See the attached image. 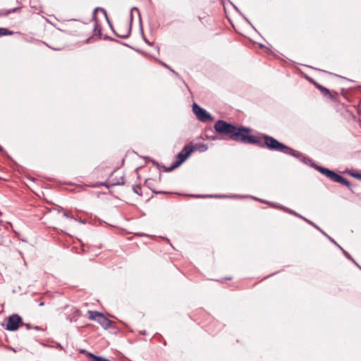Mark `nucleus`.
Wrapping results in <instances>:
<instances>
[{
  "mask_svg": "<svg viewBox=\"0 0 361 361\" xmlns=\"http://www.w3.org/2000/svg\"><path fill=\"white\" fill-rule=\"evenodd\" d=\"M13 32V31H11L8 30L7 28L4 27H0V37L4 35H12Z\"/></svg>",
  "mask_w": 361,
  "mask_h": 361,
  "instance_id": "15",
  "label": "nucleus"
},
{
  "mask_svg": "<svg viewBox=\"0 0 361 361\" xmlns=\"http://www.w3.org/2000/svg\"><path fill=\"white\" fill-rule=\"evenodd\" d=\"M98 10H100L101 11H102V13L104 14L106 18V20L111 27V29L112 30V31L114 32V34L121 38V39H126L129 37L130 34V31H131V27L130 26L129 28L126 30V32L123 34H117L115 30H114L113 28V25L111 24V23L110 22L108 16H107V13H106V11L104 9V8H96L94 11V14H93V18L94 20H96V12L98 11Z\"/></svg>",
  "mask_w": 361,
  "mask_h": 361,
  "instance_id": "6",
  "label": "nucleus"
},
{
  "mask_svg": "<svg viewBox=\"0 0 361 361\" xmlns=\"http://www.w3.org/2000/svg\"><path fill=\"white\" fill-rule=\"evenodd\" d=\"M317 230H319L321 233H322L325 236H326L328 238V239L334 244L337 247H338L340 250H343V247L341 246H340L332 238H331L329 235H328L326 233H325L322 230H321L318 226H317Z\"/></svg>",
  "mask_w": 361,
  "mask_h": 361,
  "instance_id": "12",
  "label": "nucleus"
},
{
  "mask_svg": "<svg viewBox=\"0 0 361 361\" xmlns=\"http://www.w3.org/2000/svg\"><path fill=\"white\" fill-rule=\"evenodd\" d=\"M20 10V7H16V8H14L12 9H8V10H6L4 13H0V16H1V15L8 16V14H10L11 13L18 12Z\"/></svg>",
  "mask_w": 361,
  "mask_h": 361,
  "instance_id": "16",
  "label": "nucleus"
},
{
  "mask_svg": "<svg viewBox=\"0 0 361 361\" xmlns=\"http://www.w3.org/2000/svg\"><path fill=\"white\" fill-rule=\"evenodd\" d=\"M214 130L223 135H227L228 139L242 143L256 145L261 148H267L271 151L279 152L293 157L299 156V152L280 142L274 137L266 135L259 134L258 135H249L244 133H249L251 129L244 126H236L224 120H218L214 126Z\"/></svg>",
  "mask_w": 361,
  "mask_h": 361,
  "instance_id": "1",
  "label": "nucleus"
},
{
  "mask_svg": "<svg viewBox=\"0 0 361 361\" xmlns=\"http://www.w3.org/2000/svg\"><path fill=\"white\" fill-rule=\"evenodd\" d=\"M134 9L137 10V8L134 7V8H131V11H130V20H131V21L133 20V10H134Z\"/></svg>",
  "mask_w": 361,
  "mask_h": 361,
  "instance_id": "22",
  "label": "nucleus"
},
{
  "mask_svg": "<svg viewBox=\"0 0 361 361\" xmlns=\"http://www.w3.org/2000/svg\"><path fill=\"white\" fill-rule=\"evenodd\" d=\"M299 156L296 157L299 159L302 162L307 165L311 166L312 168L316 169V164L309 158L305 157L301 153L299 152Z\"/></svg>",
  "mask_w": 361,
  "mask_h": 361,
  "instance_id": "10",
  "label": "nucleus"
},
{
  "mask_svg": "<svg viewBox=\"0 0 361 361\" xmlns=\"http://www.w3.org/2000/svg\"><path fill=\"white\" fill-rule=\"evenodd\" d=\"M97 322L105 329L109 328L111 325V321L106 318L102 313L99 315Z\"/></svg>",
  "mask_w": 361,
  "mask_h": 361,
  "instance_id": "9",
  "label": "nucleus"
},
{
  "mask_svg": "<svg viewBox=\"0 0 361 361\" xmlns=\"http://www.w3.org/2000/svg\"><path fill=\"white\" fill-rule=\"evenodd\" d=\"M317 171H319L320 173L324 174L326 178H328L331 180L336 183H341L344 185H346L349 189H350V183L347 179L344 178L343 176L336 173L334 171L317 166Z\"/></svg>",
  "mask_w": 361,
  "mask_h": 361,
  "instance_id": "3",
  "label": "nucleus"
},
{
  "mask_svg": "<svg viewBox=\"0 0 361 361\" xmlns=\"http://www.w3.org/2000/svg\"><path fill=\"white\" fill-rule=\"evenodd\" d=\"M105 39H110V40H114L113 38L109 37V36H106L104 37Z\"/></svg>",
  "mask_w": 361,
  "mask_h": 361,
  "instance_id": "27",
  "label": "nucleus"
},
{
  "mask_svg": "<svg viewBox=\"0 0 361 361\" xmlns=\"http://www.w3.org/2000/svg\"><path fill=\"white\" fill-rule=\"evenodd\" d=\"M94 28H95V30L98 29L99 34L101 35L102 30H101V27L98 25L97 22L95 23Z\"/></svg>",
  "mask_w": 361,
  "mask_h": 361,
  "instance_id": "20",
  "label": "nucleus"
},
{
  "mask_svg": "<svg viewBox=\"0 0 361 361\" xmlns=\"http://www.w3.org/2000/svg\"><path fill=\"white\" fill-rule=\"evenodd\" d=\"M88 318L91 320L97 322L99 315H100L101 312H97V311H88Z\"/></svg>",
  "mask_w": 361,
  "mask_h": 361,
  "instance_id": "11",
  "label": "nucleus"
},
{
  "mask_svg": "<svg viewBox=\"0 0 361 361\" xmlns=\"http://www.w3.org/2000/svg\"><path fill=\"white\" fill-rule=\"evenodd\" d=\"M290 213L295 214V216H300L302 218L300 215L298 214L297 213L294 212L293 211H290Z\"/></svg>",
  "mask_w": 361,
  "mask_h": 361,
  "instance_id": "24",
  "label": "nucleus"
},
{
  "mask_svg": "<svg viewBox=\"0 0 361 361\" xmlns=\"http://www.w3.org/2000/svg\"><path fill=\"white\" fill-rule=\"evenodd\" d=\"M3 151V147L0 145V152Z\"/></svg>",
  "mask_w": 361,
  "mask_h": 361,
  "instance_id": "33",
  "label": "nucleus"
},
{
  "mask_svg": "<svg viewBox=\"0 0 361 361\" xmlns=\"http://www.w3.org/2000/svg\"><path fill=\"white\" fill-rule=\"evenodd\" d=\"M43 305H44V302H41L39 303V306H43Z\"/></svg>",
  "mask_w": 361,
  "mask_h": 361,
  "instance_id": "32",
  "label": "nucleus"
},
{
  "mask_svg": "<svg viewBox=\"0 0 361 361\" xmlns=\"http://www.w3.org/2000/svg\"><path fill=\"white\" fill-rule=\"evenodd\" d=\"M193 152V147L185 145L182 150L176 155V161H174L169 168H165V171L170 172L178 168Z\"/></svg>",
  "mask_w": 361,
  "mask_h": 361,
  "instance_id": "2",
  "label": "nucleus"
},
{
  "mask_svg": "<svg viewBox=\"0 0 361 361\" xmlns=\"http://www.w3.org/2000/svg\"><path fill=\"white\" fill-rule=\"evenodd\" d=\"M133 190L135 193L137 194L138 195H142V189L140 185H133Z\"/></svg>",
  "mask_w": 361,
  "mask_h": 361,
  "instance_id": "17",
  "label": "nucleus"
},
{
  "mask_svg": "<svg viewBox=\"0 0 361 361\" xmlns=\"http://www.w3.org/2000/svg\"><path fill=\"white\" fill-rule=\"evenodd\" d=\"M311 225L316 228V224L312 221H308Z\"/></svg>",
  "mask_w": 361,
  "mask_h": 361,
  "instance_id": "28",
  "label": "nucleus"
},
{
  "mask_svg": "<svg viewBox=\"0 0 361 361\" xmlns=\"http://www.w3.org/2000/svg\"><path fill=\"white\" fill-rule=\"evenodd\" d=\"M33 329H35V330H39V329H40V327H39V326H35L33 327Z\"/></svg>",
  "mask_w": 361,
  "mask_h": 361,
  "instance_id": "26",
  "label": "nucleus"
},
{
  "mask_svg": "<svg viewBox=\"0 0 361 361\" xmlns=\"http://www.w3.org/2000/svg\"><path fill=\"white\" fill-rule=\"evenodd\" d=\"M197 197H202V195H197ZM204 197H212L213 195H204Z\"/></svg>",
  "mask_w": 361,
  "mask_h": 361,
  "instance_id": "29",
  "label": "nucleus"
},
{
  "mask_svg": "<svg viewBox=\"0 0 361 361\" xmlns=\"http://www.w3.org/2000/svg\"><path fill=\"white\" fill-rule=\"evenodd\" d=\"M145 183H146L147 185H149V182H148V180H146Z\"/></svg>",
  "mask_w": 361,
  "mask_h": 361,
  "instance_id": "34",
  "label": "nucleus"
},
{
  "mask_svg": "<svg viewBox=\"0 0 361 361\" xmlns=\"http://www.w3.org/2000/svg\"><path fill=\"white\" fill-rule=\"evenodd\" d=\"M26 327L27 329H30V325L28 324H26Z\"/></svg>",
  "mask_w": 361,
  "mask_h": 361,
  "instance_id": "30",
  "label": "nucleus"
},
{
  "mask_svg": "<svg viewBox=\"0 0 361 361\" xmlns=\"http://www.w3.org/2000/svg\"><path fill=\"white\" fill-rule=\"evenodd\" d=\"M305 77H306V78H307V79L310 82H312V84H314V85H316V81H315L314 79H312V78H309L308 76H305Z\"/></svg>",
  "mask_w": 361,
  "mask_h": 361,
  "instance_id": "21",
  "label": "nucleus"
},
{
  "mask_svg": "<svg viewBox=\"0 0 361 361\" xmlns=\"http://www.w3.org/2000/svg\"><path fill=\"white\" fill-rule=\"evenodd\" d=\"M195 149L200 152H204L208 149V147L206 144L200 143L195 146Z\"/></svg>",
  "mask_w": 361,
  "mask_h": 361,
  "instance_id": "13",
  "label": "nucleus"
},
{
  "mask_svg": "<svg viewBox=\"0 0 361 361\" xmlns=\"http://www.w3.org/2000/svg\"><path fill=\"white\" fill-rule=\"evenodd\" d=\"M351 176L357 178V179H360V178L361 177V173H354V172H352L350 173Z\"/></svg>",
  "mask_w": 361,
  "mask_h": 361,
  "instance_id": "19",
  "label": "nucleus"
},
{
  "mask_svg": "<svg viewBox=\"0 0 361 361\" xmlns=\"http://www.w3.org/2000/svg\"><path fill=\"white\" fill-rule=\"evenodd\" d=\"M343 253L344 254V255L348 258L350 260H351L357 267H359L360 269H361V267L355 261V259L351 257V255L348 252H346L345 250H341Z\"/></svg>",
  "mask_w": 361,
  "mask_h": 361,
  "instance_id": "14",
  "label": "nucleus"
},
{
  "mask_svg": "<svg viewBox=\"0 0 361 361\" xmlns=\"http://www.w3.org/2000/svg\"><path fill=\"white\" fill-rule=\"evenodd\" d=\"M154 193H161L162 192H160V191H154V190H152Z\"/></svg>",
  "mask_w": 361,
  "mask_h": 361,
  "instance_id": "31",
  "label": "nucleus"
},
{
  "mask_svg": "<svg viewBox=\"0 0 361 361\" xmlns=\"http://www.w3.org/2000/svg\"><path fill=\"white\" fill-rule=\"evenodd\" d=\"M209 139L212 140H217V136H211L209 137Z\"/></svg>",
  "mask_w": 361,
  "mask_h": 361,
  "instance_id": "23",
  "label": "nucleus"
},
{
  "mask_svg": "<svg viewBox=\"0 0 361 361\" xmlns=\"http://www.w3.org/2000/svg\"><path fill=\"white\" fill-rule=\"evenodd\" d=\"M162 65H163L164 67H166V68L170 69L169 66L168 65H166V63H162Z\"/></svg>",
  "mask_w": 361,
  "mask_h": 361,
  "instance_id": "25",
  "label": "nucleus"
},
{
  "mask_svg": "<svg viewBox=\"0 0 361 361\" xmlns=\"http://www.w3.org/2000/svg\"><path fill=\"white\" fill-rule=\"evenodd\" d=\"M20 323H22V318L18 314H14L8 318L6 329L8 331H16Z\"/></svg>",
  "mask_w": 361,
  "mask_h": 361,
  "instance_id": "5",
  "label": "nucleus"
},
{
  "mask_svg": "<svg viewBox=\"0 0 361 361\" xmlns=\"http://www.w3.org/2000/svg\"><path fill=\"white\" fill-rule=\"evenodd\" d=\"M192 111L197 118L202 122H207L213 120L212 116L196 103L192 104Z\"/></svg>",
  "mask_w": 361,
  "mask_h": 361,
  "instance_id": "4",
  "label": "nucleus"
},
{
  "mask_svg": "<svg viewBox=\"0 0 361 361\" xmlns=\"http://www.w3.org/2000/svg\"><path fill=\"white\" fill-rule=\"evenodd\" d=\"M59 212H62L63 214L66 218L74 219V217L66 212L62 207L59 209Z\"/></svg>",
  "mask_w": 361,
  "mask_h": 361,
  "instance_id": "18",
  "label": "nucleus"
},
{
  "mask_svg": "<svg viewBox=\"0 0 361 361\" xmlns=\"http://www.w3.org/2000/svg\"><path fill=\"white\" fill-rule=\"evenodd\" d=\"M317 89L321 91V93L325 98L329 99L334 102L337 101L338 94L336 92H331L329 89L319 84H317Z\"/></svg>",
  "mask_w": 361,
  "mask_h": 361,
  "instance_id": "7",
  "label": "nucleus"
},
{
  "mask_svg": "<svg viewBox=\"0 0 361 361\" xmlns=\"http://www.w3.org/2000/svg\"><path fill=\"white\" fill-rule=\"evenodd\" d=\"M116 173H117V171L115 170L112 173V174L111 176V185H124L125 184L124 176L123 174H121L120 176H118Z\"/></svg>",
  "mask_w": 361,
  "mask_h": 361,
  "instance_id": "8",
  "label": "nucleus"
}]
</instances>
